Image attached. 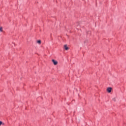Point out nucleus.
<instances>
[{
	"label": "nucleus",
	"instance_id": "nucleus-1",
	"mask_svg": "<svg viewBox=\"0 0 126 126\" xmlns=\"http://www.w3.org/2000/svg\"><path fill=\"white\" fill-rule=\"evenodd\" d=\"M52 62L53 63L54 65H57V64H58V62L57 61L53 59Z\"/></svg>",
	"mask_w": 126,
	"mask_h": 126
},
{
	"label": "nucleus",
	"instance_id": "nucleus-2",
	"mask_svg": "<svg viewBox=\"0 0 126 126\" xmlns=\"http://www.w3.org/2000/svg\"><path fill=\"white\" fill-rule=\"evenodd\" d=\"M107 92H108V93H111L112 92V88H108L107 89Z\"/></svg>",
	"mask_w": 126,
	"mask_h": 126
},
{
	"label": "nucleus",
	"instance_id": "nucleus-3",
	"mask_svg": "<svg viewBox=\"0 0 126 126\" xmlns=\"http://www.w3.org/2000/svg\"><path fill=\"white\" fill-rule=\"evenodd\" d=\"M64 48L65 49V50H66V51H67L68 50V47H67V45H64Z\"/></svg>",
	"mask_w": 126,
	"mask_h": 126
},
{
	"label": "nucleus",
	"instance_id": "nucleus-4",
	"mask_svg": "<svg viewBox=\"0 0 126 126\" xmlns=\"http://www.w3.org/2000/svg\"><path fill=\"white\" fill-rule=\"evenodd\" d=\"M37 43H38V44H41V40H38L37 41Z\"/></svg>",
	"mask_w": 126,
	"mask_h": 126
},
{
	"label": "nucleus",
	"instance_id": "nucleus-5",
	"mask_svg": "<svg viewBox=\"0 0 126 126\" xmlns=\"http://www.w3.org/2000/svg\"><path fill=\"white\" fill-rule=\"evenodd\" d=\"M0 32H2V27H0Z\"/></svg>",
	"mask_w": 126,
	"mask_h": 126
},
{
	"label": "nucleus",
	"instance_id": "nucleus-6",
	"mask_svg": "<svg viewBox=\"0 0 126 126\" xmlns=\"http://www.w3.org/2000/svg\"><path fill=\"white\" fill-rule=\"evenodd\" d=\"M2 125V122L0 121V126H1Z\"/></svg>",
	"mask_w": 126,
	"mask_h": 126
},
{
	"label": "nucleus",
	"instance_id": "nucleus-7",
	"mask_svg": "<svg viewBox=\"0 0 126 126\" xmlns=\"http://www.w3.org/2000/svg\"><path fill=\"white\" fill-rule=\"evenodd\" d=\"M113 101H116V98H113Z\"/></svg>",
	"mask_w": 126,
	"mask_h": 126
}]
</instances>
